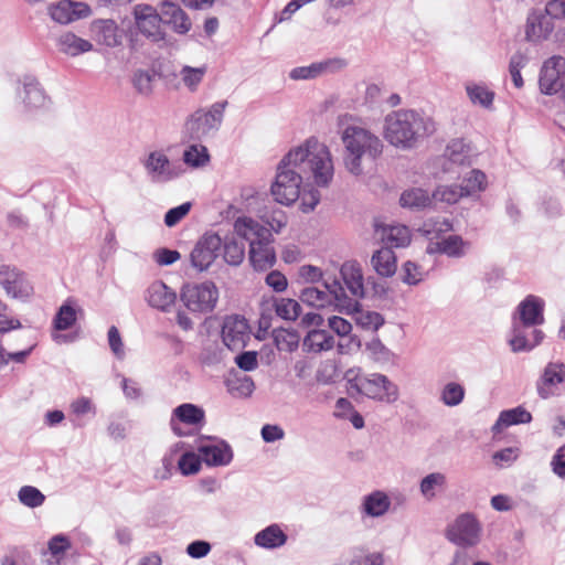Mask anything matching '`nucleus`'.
I'll return each mask as SVG.
<instances>
[{"instance_id":"nucleus-2","label":"nucleus","mask_w":565,"mask_h":565,"mask_svg":"<svg viewBox=\"0 0 565 565\" xmlns=\"http://www.w3.org/2000/svg\"><path fill=\"white\" fill-rule=\"evenodd\" d=\"M435 131V121L413 109H399L385 117L384 138L397 148L411 149Z\"/></svg>"},{"instance_id":"nucleus-57","label":"nucleus","mask_w":565,"mask_h":565,"mask_svg":"<svg viewBox=\"0 0 565 565\" xmlns=\"http://www.w3.org/2000/svg\"><path fill=\"white\" fill-rule=\"evenodd\" d=\"M255 390V384L252 377L244 375L230 383V391L238 396L247 397L250 396Z\"/></svg>"},{"instance_id":"nucleus-54","label":"nucleus","mask_w":565,"mask_h":565,"mask_svg":"<svg viewBox=\"0 0 565 565\" xmlns=\"http://www.w3.org/2000/svg\"><path fill=\"white\" fill-rule=\"evenodd\" d=\"M262 220L276 233H280V231L287 225V215L280 209L265 211L262 215Z\"/></svg>"},{"instance_id":"nucleus-4","label":"nucleus","mask_w":565,"mask_h":565,"mask_svg":"<svg viewBox=\"0 0 565 565\" xmlns=\"http://www.w3.org/2000/svg\"><path fill=\"white\" fill-rule=\"evenodd\" d=\"M341 140L345 150L344 166L354 175L362 174L363 159L374 160L382 153L383 145L379 137L360 126L348 125L343 128Z\"/></svg>"},{"instance_id":"nucleus-8","label":"nucleus","mask_w":565,"mask_h":565,"mask_svg":"<svg viewBox=\"0 0 565 565\" xmlns=\"http://www.w3.org/2000/svg\"><path fill=\"white\" fill-rule=\"evenodd\" d=\"M227 102L214 103L207 110L199 109L186 121V129L192 139L200 140L211 131L217 130L223 121Z\"/></svg>"},{"instance_id":"nucleus-59","label":"nucleus","mask_w":565,"mask_h":565,"mask_svg":"<svg viewBox=\"0 0 565 565\" xmlns=\"http://www.w3.org/2000/svg\"><path fill=\"white\" fill-rule=\"evenodd\" d=\"M301 200L300 210L303 213H309L315 210V207L320 202V193L316 189H310L308 191H303L299 196Z\"/></svg>"},{"instance_id":"nucleus-49","label":"nucleus","mask_w":565,"mask_h":565,"mask_svg":"<svg viewBox=\"0 0 565 565\" xmlns=\"http://www.w3.org/2000/svg\"><path fill=\"white\" fill-rule=\"evenodd\" d=\"M51 19L62 25L71 23V0H61L47 7Z\"/></svg>"},{"instance_id":"nucleus-62","label":"nucleus","mask_w":565,"mask_h":565,"mask_svg":"<svg viewBox=\"0 0 565 565\" xmlns=\"http://www.w3.org/2000/svg\"><path fill=\"white\" fill-rule=\"evenodd\" d=\"M328 324L332 331L340 337H347L352 330L351 323L338 316H332L328 319Z\"/></svg>"},{"instance_id":"nucleus-37","label":"nucleus","mask_w":565,"mask_h":565,"mask_svg":"<svg viewBox=\"0 0 565 565\" xmlns=\"http://www.w3.org/2000/svg\"><path fill=\"white\" fill-rule=\"evenodd\" d=\"M445 157L455 164L466 166L471 163V149L462 139H454L445 150Z\"/></svg>"},{"instance_id":"nucleus-19","label":"nucleus","mask_w":565,"mask_h":565,"mask_svg":"<svg viewBox=\"0 0 565 565\" xmlns=\"http://www.w3.org/2000/svg\"><path fill=\"white\" fill-rule=\"evenodd\" d=\"M90 34L100 45L115 47L121 43L122 34L118 24L111 19H98L90 24Z\"/></svg>"},{"instance_id":"nucleus-38","label":"nucleus","mask_w":565,"mask_h":565,"mask_svg":"<svg viewBox=\"0 0 565 565\" xmlns=\"http://www.w3.org/2000/svg\"><path fill=\"white\" fill-rule=\"evenodd\" d=\"M466 92L473 105H479L486 109L492 107L495 94L487 85L469 83L466 85Z\"/></svg>"},{"instance_id":"nucleus-52","label":"nucleus","mask_w":565,"mask_h":565,"mask_svg":"<svg viewBox=\"0 0 565 565\" xmlns=\"http://www.w3.org/2000/svg\"><path fill=\"white\" fill-rule=\"evenodd\" d=\"M209 159L207 149L203 146H191L183 153L184 162L193 168L203 167Z\"/></svg>"},{"instance_id":"nucleus-11","label":"nucleus","mask_w":565,"mask_h":565,"mask_svg":"<svg viewBox=\"0 0 565 565\" xmlns=\"http://www.w3.org/2000/svg\"><path fill=\"white\" fill-rule=\"evenodd\" d=\"M565 77V57L554 55L547 58L540 71L539 87L544 95L559 94Z\"/></svg>"},{"instance_id":"nucleus-31","label":"nucleus","mask_w":565,"mask_h":565,"mask_svg":"<svg viewBox=\"0 0 565 565\" xmlns=\"http://www.w3.org/2000/svg\"><path fill=\"white\" fill-rule=\"evenodd\" d=\"M177 295L163 282H154L148 289V302L162 311L168 310L175 301Z\"/></svg>"},{"instance_id":"nucleus-35","label":"nucleus","mask_w":565,"mask_h":565,"mask_svg":"<svg viewBox=\"0 0 565 565\" xmlns=\"http://www.w3.org/2000/svg\"><path fill=\"white\" fill-rule=\"evenodd\" d=\"M256 545L273 550L282 546L287 542V535L277 524H271L255 535Z\"/></svg>"},{"instance_id":"nucleus-45","label":"nucleus","mask_w":565,"mask_h":565,"mask_svg":"<svg viewBox=\"0 0 565 565\" xmlns=\"http://www.w3.org/2000/svg\"><path fill=\"white\" fill-rule=\"evenodd\" d=\"M465 394L466 391L461 384L456 382H449L443 387L440 393V399L445 405L454 407L459 405L463 401Z\"/></svg>"},{"instance_id":"nucleus-39","label":"nucleus","mask_w":565,"mask_h":565,"mask_svg":"<svg viewBox=\"0 0 565 565\" xmlns=\"http://www.w3.org/2000/svg\"><path fill=\"white\" fill-rule=\"evenodd\" d=\"M431 196L429 193L419 188H413L402 193L399 203L403 207L412 210H420L428 206L431 203Z\"/></svg>"},{"instance_id":"nucleus-36","label":"nucleus","mask_w":565,"mask_h":565,"mask_svg":"<svg viewBox=\"0 0 565 565\" xmlns=\"http://www.w3.org/2000/svg\"><path fill=\"white\" fill-rule=\"evenodd\" d=\"M334 345V337L328 331L317 329L310 331L305 340L303 348L309 352H321L331 350Z\"/></svg>"},{"instance_id":"nucleus-50","label":"nucleus","mask_w":565,"mask_h":565,"mask_svg":"<svg viewBox=\"0 0 565 565\" xmlns=\"http://www.w3.org/2000/svg\"><path fill=\"white\" fill-rule=\"evenodd\" d=\"M526 64H527V57L520 52L514 53L510 58L509 73H510L512 82L516 88H522L524 85V82H523V78L521 75V70L523 67H525Z\"/></svg>"},{"instance_id":"nucleus-12","label":"nucleus","mask_w":565,"mask_h":565,"mask_svg":"<svg viewBox=\"0 0 565 565\" xmlns=\"http://www.w3.org/2000/svg\"><path fill=\"white\" fill-rule=\"evenodd\" d=\"M480 527L471 514L460 515L447 530V539L459 546H473L479 542Z\"/></svg>"},{"instance_id":"nucleus-53","label":"nucleus","mask_w":565,"mask_h":565,"mask_svg":"<svg viewBox=\"0 0 565 565\" xmlns=\"http://www.w3.org/2000/svg\"><path fill=\"white\" fill-rule=\"evenodd\" d=\"M201 461L203 460L200 454L195 455L194 452H185L180 457L178 467L183 476H190L199 472L201 469Z\"/></svg>"},{"instance_id":"nucleus-24","label":"nucleus","mask_w":565,"mask_h":565,"mask_svg":"<svg viewBox=\"0 0 565 565\" xmlns=\"http://www.w3.org/2000/svg\"><path fill=\"white\" fill-rule=\"evenodd\" d=\"M71 548V540L65 534H56L47 542V548L41 552L47 565H64L67 552Z\"/></svg>"},{"instance_id":"nucleus-26","label":"nucleus","mask_w":565,"mask_h":565,"mask_svg":"<svg viewBox=\"0 0 565 565\" xmlns=\"http://www.w3.org/2000/svg\"><path fill=\"white\" fill-rule=\"evenodd\" d=\"M199 454L207 466H226L233 459V451L228 444L221 441L215 445H203L199 447Z\"/></svg>"},{"instance_id":"nucleus-60","label":"nucleus","mask_w":565,"mask_h":565,"mask_svg":"<svg viewBox=\"0 0 565 565\" xmlns=\"http://www.w3.org/2000/svg\"><path fill=\"white\" fill-rule=\"evenodd\" d=\"M237 366L246 372L253 371L257 367V353L255 351H245L235 358Z\"/></svg>"},{"instance_id":"nucleus-44","label":"nucleus","mask_w":565,"mask_h":565,"mask_svg":"<svg viewBox=\"0 0 565 565\" xmlns=\"http://www.w3.org/2000/svg\"><path fill=\"white\" fill-rule=\"evenodd\" d=\"M274 307L276 315L285 320L294 321L301 313L300 303L297 300L290 298L277 299L274 303Z\"/></svg>"},{"instance_id":"nucleus-22","label":"nucleus","mask_w":565,"mask_h":565,"mask_svg":"<svg viewBox=\"0 0 565 565\" xmlns=\"http://www.w3.org/2000/svg\"><path fill=\"white\" fill-rule=\"evenodd\" d=\"M527 328L523 327V324L514 323L513 335L509 340L513 352L531 351L543 341L544 333L541 330L533 329L527 332Z\"/></svg>"},{"instance_id":"nucleus-55","label":"nucleus","mask_w":565,"mask_h":565,"mask_svg":"<svg viewBox=\"0 0 565 565\" xmlns=\"http://www.w3.org/2000/svg\"><path fill=\"white\" fill-rule=\"evenodd\" d=\"M55 331H64L71 328V297L66 298L53 320Z\"/></svg>"},{"instance_id":"nucleus-56","label":"nucleus","mask_w":565,"mask_h":565,"mask_svg":"<svg viewBox=\"0 0 565 565\" xmlns=\"http://www.w3.org/2000/svg\"><path fill=\"white\" fill-rule=\"evenodd\" d=\"M402 280L407 285H417L423 280V273L420 267L411 260L403 264Z\"/></svg>"},{"instance_id":"nucleus-28","label":"nucleus","mask_w":565,"mask_h":565,"mask_svg":"<svg viewBox=\"0 0 565 565\" xmlns=\"http://www.w3.org/2000/svg\"><path fill=\"white\" fill-rule=\"evenodd\" d=\"M470 243L463 241L459 235H449L439 242L430 243L427 247L428 253H440L449 257H462Z\"/></svg>"},{"instance_id":"nucleus-13","label":"nucleus","mask_w":565,"mask_h":565,"mask_svg":"<svg viewBox=\"0 0 565 565\" xmlns=\"http://www.w3.org/2000/svg\"><path fill=\"white\" fill-rule=\"evenodd\" d=\"M222 339L230 350L244 348L249 339L247 320L237 315L226 317L222 326Z\"/></svg>"},{"instance_id":"nucleus-40","label":"nucleus","mask_w":565,"mask_h":565,"mask_svg":"<svg viewBox=\"0 0 565 565\" xmlns=\"http://www.w3.org/2000/svg\"><path fill=\"white\" fill-rule=\"evenodd\" d=\"M207 73V66L201 65L192 67L183 65L179 72V76L183 85L191 92L194 93L199 89V86L203 82L204 76Z\"/></svg>"},{"instance_id":"nucleus-41","label":"nucleus","mask_w":565,"mask_h":565,"mask_svg":"<svg viewBox=\"0 0 565 565\" xmlns=\"http://www.w3.org/2000/svg\"><path fill=\"white\" fill-rule=\"evenodd\" d=\"M274 342L279 351L292 352L300 341L298 331L294 329L279 328L273 331Z\"/></svg>"},{"instance_id":"nucleus-58","label":"nucleus","mask_w":565,"mask_h":565,"mask_svg":"<svg viewBox=\"0 0 565 565\" xmlns=\"http://www.w3.org/2000/svg\"><path fill=\"white\" fill-rule=\"evenodd\" d=\"M191 210V203L185 202L170 209L164 215V224L169 227L177 225Z\"/></svg>"},{"instance_id":"nucleus-7","label":"nucleus","mask_w":565,"mask_h":565,"mask_svg":"<svg viewBox=\"0 0 565 565\" xmlns=\"http://www.w3.org/2000/svg\"><path fill=\"white\" fill-rule=\"evenodd\" d=\"M218 290L211 281L189 284L181 290V300L192 312H211L217 302Z\"/></svg>"},{"instance_id":"nucleus-5","label":"nucleus","mask_w":565,"mask_h":565,"mask_svg":"<svg viewBox=\"0 0 565 565\" xmlns=\"http://www.w3.org/2000/svg\"><path fill=\"white\" fill-rule=\"evenodd\" d=\"M299 299L312 308L334 306L339 311L354 308V302L345 294L342 282L338 279H326L321 287L309 286L300 291Z\"/></svg>"},{"instance_id":"nucleus-15","label":"nucleus","mask_w":565,"mask_h":565,"mask_svg":"<svg viewBox=\"0 0 565 565\" xmlns=\"http://www.w3.org/2000/svg\"><path fill=\"white\" fill-rule=\"evenodd\" d=\"M347 66V61L341 57H332L315 62L307 66H298L290 71L289 77L294 81L313 79L324 74H333Z\"/></svg>"},{"instance_id":"nucleus-23","label":"nucleus","mask_w":565,"mask_h":565,"mask_svg":"<svg viewBox=\"0 0 565 565\" xmlns=\"http://www.w3.org/2000/svg\"><path fill=\"white\" fill-rule=\"evenodd\" d=\"M520 321L523 327H534L544 322V301L533 295H529L518 306Z\"/></svg>"},{"instance_id":"nucleus-48","label":"nucleus","mask_w":565,"mask_h":565,"mask_svg":"<svg viewBox=\"0 0 565 565\" xmlns=\"http://www.w3.org/2000/svg\"><path fill=\"white\" fill-rule=\"evenodd\" d=\"M19 501L28 508L41 507L45 501V495L33 486H23L18 492Z\"/></svg>"},{"instance_id":"nucleus-25","label":"nucleus","mask_w":565,"mask_h":565,"mask_svg":"<svg viewBox=\"0 0 565 565\" xmlns=\"http://www.w3.org/2000/svg\"><path fill=\"white\" fill-rule=\"evenodd\" d=\"M375 232L380 233L381 241L386 245L385 247H405L411 243V232L407 226L397 225H380L375 223Z\"/></svg>"},{"instance_id":"nucleus-27","label":"nucleus","mask_w":565,"mask_h":565,"mask_svg":"<svg viewBox=\"0 0 565 565\" xmlns=\"http://www.w3.org/2000/svg\"><path fill=\"white\" fill-rule=\"evenodd\" d=\"M23 104L28 109L43 108L49 102L44 89L41 87L38 79L32 75L23 77Z\"/></svg>"},{"instance_id":"nucleus-20","label":"nucleus","mask_w":565,"mask_h":565,"mask_svg":"<svg viewBox=\"0 0 565 565\" xmlns=\"http://www.w3.org/2000/svg\"><path fill=\"white\" fill-rule=\"evenodd\" d=\"M345 294L355 300L364 296V284L361 267L355 262H347L340 269Z\"/></svg>"},{"instance_id":"nucleus-1","label":"nucleus","mask_w":565,"mask_h":565,"mask_svg":"<svg viewBox=\"0 0 565 565\" xmlns=\"http://www.w3.org/2000/svg\"><path fill=\"white\" fill-rule=\"evenodd\" d=\"M333 173L329 148L311 137L281 159L271 185V194L278 203L290 205L299 199L303 180L313 179L318 186H328Z\"/></svg>"},{"instance_id":"nucleus-17","label":"nucleus","mask_w":565,"mask_h":565,"mask_svg":"<svg viewBox=\"0 0 565 565\" xmlns=\"http://www.w3.org/2000/svg\"><path fill=\"white\" fill-rule=\"evenodd\" d=\"M162 22L177 34H186L192 29V22L188 13L175 2L162 1L160 3Z\"/></svg>"},{"instance_id":"nucleus-29","label":"nucleus","mask_w":565,"mask_h":565,"mask_svg":"<svg viewBox=\"0 0 565 565\" xmlns=\"http://www.w3.org/2000/svg\"><path fill=\"white\" fill-rule=\"evenodd\" d=\"M174 417L186 425H201L204 422V411L193 404H182L174 408L173 417L171 418V428L178 436H183L178 425L174 423Z\"/></svg>"},{"instance_id":"nucleus-42","label":"nucleus","mask_w":565,"mask_h":565,"mask_svg":"<svg viewBox=\"0 0 565 565\" xmlns=\"http://www.w3.org/2000/svg\"><path fill=\"white\" fill-rule=\"evenodd\" d=\"M222 246L224 248V260L231 266H238L245 258V245L235 237H226Z\"/></svg>"},{"instance_id":"nucleus-64","label":"nucleus","mask_w":565,"mask_h":565,"mask_svg":"<svg viewBox=\"0 0 565 565\" xmlns=\"http://www.w3.org/2000/svg\"><path fill=\"white\" fill-rule=\"evenodd\" d=\"M553 472L565 479V445L557 449L551 461Z\"/></svg>"},{"instance_id":"nucleus-61","label":"nucleus","mask_w":565,"mask_h":565,"mask_svg":"<svg viewBox=\"0 0 565 565\" xmlns=\"http://www.w3.org/2000/svg\"><path fill=\"white\" fill-rule=\"evenodd\" d=\"M180 253L174 249L160 248L153 254V258L160 266H169L180 258Z\"/></svg>"},{"instance_id":"nucleus-3","label":"nucleus","mask_w":565,"mask_h":565,"mask_svg":"<svg viewBox=\"0 0 565 565\" xmlns=\"http://www.w3.org/2000/svg\"><path fill=\"white\" fill-rule=\"evenodd\" d=\"M234 232L249 243V262L255 270L264 271L274 266L276 253L270 230L250 217L243 216L235 220Z\"/></svg>"},{"instance_id":"nucleus-21","label":"nucleus","mask_w":565,"mask_h":565,"mask_svg":"<svg viewBox=\"0 0 565 565\" xmlns=\"http://www.w3.org/2000/svg\"><path fill=\"white\" fill-rule=\"evenodd\" d=\"M565 381V364L548 363L536 384L537 394L542 398H548L554 392V387Z\"/></svg>"},{"instance_id":"nucleus-32","label":"nucleus","mask_w":565,"mask_h":565,"mask_svg":"<svg viewBox=\"0 0 565 565\" xmlns=\"http://www.w3.org/2000/svg\"><path fill=\"white\" fill-rule=\"evenodd\" d=\"M532 420V415L524 407L518 406L511 409L502 411L492 426L494 434L500 433L503 428L512 425L529 424Z\"/></svg>"},{"instance_id":"nucleus-9","label":"nucleus","mask_w":565,"mask_h":565,"mask_svg":"<svg viewBox=\"0 0 565 565\" xmlns=\"http://www.w3.org/2000/svg\"><path fill=\"white\" fill-rule=\"evenodd\" d=\"M134 18L137 30L153 43L166 41L167 33L162 28V18L158 10L145 3L136 4Z\"/></svg>"},{"instance_id":"nucleus-47","label":"nucleus","mask_w":565,"mask_h":565,"mask_svg":"<svg viewBox=\"0 0 565 565\" xmlns=\"http://www.w3.org/2000/svg\"><path fill=\"white\" fill-rule=\"evenodd\" d=\"M154 73L150 71L138 70L132 75V85L135 89L143 96H150L153 92Z\"/></svg>"},{"instance_id":"nucleus-14","label":"nucleus","mask_w":565,"mask_h":565,"mask_svg":"<svg viewBox=\"0 0 565 565\" xmlns=\"http://www.w3.org/2000/svg\"><path fill=\"white\" fill-rule=\"evenodd\" d=\"M0 285L4 288L7 295L15 299H25L33 290L24 273L9 265L0 267Z\"/></svg>"},{"instance_id":"nucleus-51","label":"nucleus","mask_w":565,"mask_h":565,"mask_svg":"<svg viewBox=\"0 0 565 565\" xmlns=\"http://www.w3.org/2000/svg\"><path fill=\"white\" fill-rule=\"evenodd\" d=\"M487 184V175L481 170H472L469 173V177H467L463 180V186L467 195H472L475 193H478L480 191H483L486 189Z\"/></svg>"},{"instance_id":"nucleus-63","label":"nucleus","mask_w":565,"mask_h":565,"mask_svg":"<svg viewBox=\"0 0 565 565\" xmlns=\"http://www.w3.org/2000/svg\"><path fill=\"white\" fill-rule=\"evenodd\" d=\"M266 284L271 287L276 292H282L288 286L285 275L278 270H273L266 276Z\"/></svg>"},{"instance_id":"nucleus-46","label":"nucleus","mask_w":565,"mask_h":565,"mask_svg":"<svg viewBox=\"0 0 565 565\" xmlns=\"http://www.w3.org/2000/svg\"><path fill=\"white\" fill-rule=\"evenodd\" d=\"M446 484V477L440 472H433L427 475L420 481V493L427 499L431 500L436 497V490L444 488Z\"/></svg>"},{"instance_id":"nucleus-18","label":"nucleus","mask_w":565,"mask_h":565,"mask_svg":"<svg viewBox=\"0 0 565 565\" xmlns=\"http://www.w3.org/2000/svg\"><path fill=\"white\" fill-rule=\"evenodd\" d=\"M552 18L541 10H531L526 18L525 38L530 42L545 40L554 30Z\"/></svg>"},{"instance_id":"nucleus-16","label":"nucleus","mask_w":565,"mask_h":565,"mask_svg":"<svg viewBox=\"0 0 565 565\" xmlns=\"http://www.w3.org/2000/svg\"><path fill=\"white\" fill-rule=\"evenodd\" d=\"M143 167L153 182H167L179 175L162 151L150 152L143 161Z\"/></svg>"},{"instance_id":"nucleus-6","label":"nucleus","mask_w":565,"mask_h":565,"mask_svg":"<svg viewBox=\"0 0 565 565\" xmlns=\"http://www.w3.org/2000/svg\"><path fill=\"white\" fill-rule=\"evenodd\" d=\"M350 386L356 393L375 401L391 404L398 398L397 385L380 373L359 374L350 380Z\"/></svg>"},{"instance_id":"nucleus-43","label":"nucleus","mask_w":565,"mask_h":565,"mask_svg":"<svg viewBox=\"0 0 565 565\" xmlns=\"http://www.w3.org/2000/svg\"><path fill=\"white\" fill-rule=\"evenodd\" d=\"M462 196H468L463 186L451 184L440 185L431 194L436 201L445 202L447 204L457 203Z\"/></svg>"},{"instance_id":"nucleus-34","label":"nucleus","mask_w":565,"mask_h":565,"mask_svg":"<svg viewBox=\"0 0 565 565\" xmlns=\"http://www.w3.org/2000/svg\"><path fill=\"white\" fill-rule=\"evenodd\" d=\"M391 507L390 498L383 491H374L364 497L362 511L372 518L384 515Z\"/></svg>"},{"instance_id":"nucleus-10","label":"nucleus","mask_w":565,"mask_h":565,"mask_svg":"<svg viewBox=\"0 0 565 565\" xmlns=\"http://www.w3.org/2000/svg\"><path fill=\"white\" fill-rule=\"evenodd\" d=\"M222 243L216 233L207 232L201 236L190 254L192 267L200 273L207 270L217 258Z\"/></svg>"},{"instance_id":"nucleus-33","label":"nucleus","mask_w":565,"mask_h":565,"mask_svg":"<svg viewBox=\"0 0 565 565\" xmlns=\"http://www.w3.org/2000/svg\"><path fill=\"white\" fill-rule=\"evenodd\" d=\"M371 263L374 270L382 277H392L396 273V256L390 247L376 250Z\"/></svg>"},{"instance_id":"nucleus-30","label":"nucleus","mask_w":565,"mask_h":565,"mask_svg":"<svg viewBox=\"0 0 565 565\" xmlns=\"http://www.w3.org/2000/svg\"><path fill=\"white\" fill-rule=\"evenodd\" d=\"M354 302V308L350 310H341V312L353 315L355 323L364 330L377 331L384 324V318L381 313L364 310L361 308L358 300L350 298Z\"/></svg>"}]
</instances>
